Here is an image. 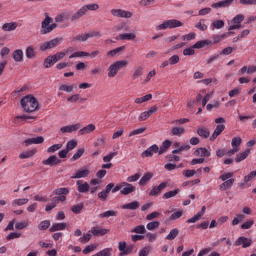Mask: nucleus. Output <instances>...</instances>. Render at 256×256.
Wrapping results in <instances>:
<instances>
[{
  "label": "nucleus",
  "instance_id": "58836bf2",
  "mask_svg": "<svg viewBox=\"0 0 256 256\" xmlns=\"http://www.w3.org/2000/svg\"><path fill=\"white\" fill-rule=\"evenodd\" d=\"M256 177V170L250 172L248 175L244 177V183H240L241 187H245V184L249 183L250 181H253Z\"/></svg>",
  "mask_w": 256,
  "mask_h": 256
},
{
  "label": "nucleus",
  "instance_id": "2eb2a0df",
  "mask_svg": "<svg viewBox=\"0 0 256 256\" xmlns=\"http://www.w3.org/2000/svg\"><path fill=\"white\" fill-rule=\"evenodd\" d=\"M251 243H252L251 239L245 236H241L235 241L236 247H239L240 245H242L243 249H247V247H251Z\"/></svg>",
  "mask_w": 256,
  "mask_h": 256
},
{
  "label": "nucleus",
  "instance_id": "ea45409f",
  "mask_svg": "<svg viewBox=\"0 0 256 256\" xmlns=\"http://www.w3.org/2000/svg\"><path fill=\"white\" fill-rule=\"evenodd\" d=\"M67 101L69 103H77V101H80V103H83V101H87V98H81L79 94H74L67 98Z\"/></svg>",
  "mask_w": 256,
  "mask_h": 256
},
{
  "label": "nucleus",
  "instance_id": "7c9ffc66",
  "mask_svg": "<svg viewBox=\"0 0 256 256\" xmlns=\"http://www.w3.org/2000/svg\"><path fill=\"white\" fill-rule=\"evenodd\" d=\"M25 55L28 59H35L37 57V50L34 46H28L25 50Z\"/></svg>",
  "mask_w": 256,
  "mask_h": 256
},
{
  "label": "nucleus",
  "instance_id": "2f4dec72",
  "mask_svg": "<svg viewBox=\"0 0 256 256\" xmlns=\"http://www.w3.org/2000/svg\"><path fill=\"white\" fill-rule=\"evenodd\" d=\"M76 185L78 186V192L79 193H88L89 192V183L87 182H84V183H81V180H78L76 182Z\"/></svg>",
  "mask_w": 256,
  "mask_h": 256
},
{
  "label": "nucleus",
  "instance_id": "6e6552de",
  "mask_svg": "<svg viewBox=\"0 0 256 256\" xmlns=\"http://www.w3.org/2000/svg\"><path fill=\"white\" fill-rule=\"evenodd\" d=\"M189 149H191V146H189V144L178 147L177 149L172 151V154L169 155L168 161H181V157H179V154L183 153V151H189Z\"/></svg>",
  "mask_w": 256,
  "mask_h": 256
},
{
  "label": "nucleus",
  "instance_id": "79ce46f5",
  "mask_svg": "<svg viewBox=\"0 0 256 256\" xmlns=\"http://www.w3.org/2000/svg\"><path fill=\"white\" fill-rule=\"evenodd\" d=\"M15 29H17V22H10L2 25L3 31H15Z\"/></svg>",
  "mask_w": 256,
  "mask_h": 256
},
{
  "label": "nucleus",
  "instance_id": "473e14b6",
  "mask_svg": "<svg viewBox=\"0 0 256 256\" xmlns=\"http://www.w3.org/2000/svg\"><path fill=\"white\" fill-rule=\"evenodd\" d=\"M140 205L141 204L139 203V201H133V202L122 205V209H128L130 211H135V210L139 209Z\"/></svg>",
  "mask_w": 256,
  "mask_h": 256
},
{
  "label": "nucleus",
  "instance_id": "ddd939ff",
  "mask_svg": "<svg viewBox=\"0 0 256 256\" xmlns=\"http://www.w3.org/2000/svg\"><path fill=\"white\" fill-rule=\"evenodd\" d=\"M113 187H115V184L114 183H109L105 187V190L98 193V198L101 199V201H107V197H109V193H111V189H113Z\"/></svg>",
  "mask_w": 256,
  "mask_h": 256
},
{
  "label": "nucleus",
  "instance_id": "20e7f679",
  "mask_svg": "<svg viewBox=\"0 0 256 256\" xmlns=\"http://www.w3.org/2000/svg\"><path fill=\"white\" fill-rule=\"evenodd\" d=\"M129 62L127 60H119L114 63H112L108 68V77L112 79L113 77L117 76V73L121 71V69L125 68L126 65H128Z\"/></svg>",
  "mask_w": 256,
  "mask_h": 256
},
{
  "label": "nucleus",
  "instance_id": "603ef678",
  "mask_svg": "<svg viewBox=\"0 0 256 256\" xmlns=\"http://www.w3.org/2000/svg\"><path fill=\"white\" fill-rule=\"evenodd\" d=\"M27 203H29V199L27 198L15 199L14 201H12L13 207L15 206L21 207L22 205H27Z\"/></svg>",
  "mask_w": 256,
  "mask_h": 256
},
{
  "label": "nucleus",
  "instance_id": "e433bc0d",
  "mask_svg": "<svg viewBox=\"0 0 256 256\" xmlns=\"http://www.w3.org/2000/svg\"><path fill=\"white\" fill-rule=\"evenodd\" d=\"M55 63H57L55 62V58H53V55H50L44 59L43 66L45 69H50V67H53Z\"/></svg>",
  "mask_w": 256,
  "mask_h": 256
},
{
  "label": "nucleus",
  "instance_id": "774afa93",
  "mask_svg": "<svg viewBox=\"0 0 256 256\" xmlns=\"http://www.w3.org/2000/svg\"><path fill=\"white\" fill-rule=\"evenodd\" d=\"M88 36H87V33L86 34H82V35H77L75 37L72 38V41H81V42H85L87 41Z\"/></svg>",
  "mask_w": 256,
  "mask_h": 256
},
{
  "label": "nucleus",
  "instance_id": "a19ab883",
  "mask_svg": "<svg viewBox=\"0 0 256 256\" xmlns=\"http://www.w3.org/2000/svg\"><path fill=\"white\" fill-rule=\"evenodd\" d=\"M171 140H165L163 143H162V146H160L159 148V155H163V153H166L167 152V149H169V147H171Z\"/></svg>",
  "mask_w": 256,
  "mask_h": 256
},
{
  "label": "nucleus",
  "instance_id": "a18cd8bd",
  "mask_svg": "<svg viewBox=\"0 0 256 256\" xmlns=\"http://www.w3.org/2000/svg\"><path fill=\"white\" fill-rule=\"evenodd\" d=\"M179 236V229L174 228L170 231V233L166 236L167 241H173V239H177Z\"/></svg>",
  "mask_w": 256,
  "mask_h": 256
},
{
  "label": "nucleus",
  "instance_id": "338daca9",
  "mask_svg": "<svg viewBox=\"0 0 256 256\" xmlns=\"http://www.w3.org/2000/svg\"><path fill=\"white\" fill-rule=\"evenodd\" d=\"M113 253V248H105L98 252V256H111Z\"/></svg>",
  "mask_w": 256,
  "mask_h": 256
},
{
  "label": "nucleus",
  "instance_id": "c03bdc74",
  "mask_svg": "<svg viewBox=\"0 0 256 256\" xmlns=\"http://www.w3.org/2000/svg\"><path fill=\"white\" fill-rule=\"evenodd\" d=\"M249 153H251V149H246L244 152L237 154L235 161H245L249 157Z\"/></svg>",
  "mask_w": 256,
  "mask_h": 256
},
{
  "label": "nucleus",
  "instance_id": "bb28decb",
  "mask_svg": "<svg viewBox=\"0 0 256 256\" xmlns=\"http://www.w3.org/2000/svg\"><path fill=\"white\" fill-rule=\"evenodd\" d=\"M67 229V223L62 222V223H54L49 231L50 233H55L56 231H65Z\"/></svg>",
  "mask_w": 256,
  "mask_h": 256
},
{
  "label": "nucleus",
  "instance_id": "680f3d73",
  "mask_svg": "<svg viewBox=\"0 0 256 256\" xmlns=\"http://www.w3.org/2000/svg\"><path fill=\"white\" fill-rule=\"evenodd\" d=\"M213 29H223L225 27V21L223 20H216L212 22Z\"/></svg>",
  "mask_w": 256,
  "mask_h": 256
},
{
  "label": "nucleus",
  "instance_id": "8fccbe9b",
  "mask_svg": "<svg viewBox=\"0 0 256 256\" xmlns=\"http://www.w3.org/2000/svg\"><path fill=\"white\" fill-rule=\"evenodd\" d=\"M37 153V150H29L19 155L20 159H31Z\"/></svg>",
  "mask_w": 256,
  "mask_h": 256
},
{
  "label": "nucleus",
  "instance_id": "393cba45",
  "mask_svg": "<svg viewBox=\"0 0 256 256\" xmlns=\"http://www.w3.org/2000/svg\"><path fill=\"white\" fill-rule=\"evenodd\" d=\"M213 45V41L211 40H201L196 42L193 46L192 49H203L204 47H211Z\"/></svg>",
  "mask_w": 256,
  "mask_h": 256
},
{
  "label": "nucleus",
  "instance_id": "c756f323",
  "mask_svg": "<svg viewBox=\"0 0 256 256\" xmlns=\"http://www.w3.org/2000/svg\"><path fill=\"white\" fill-rule=\"evenodd\" d=\"M151 179H153V173L148 172L144 174L143 177L139 180L138 185L140 187H145V185H147Z\"/></svg>",
  "mask_w": 256,
  "mask_h": 256
},
{
  "label": "nucleus",
  "instance_id": "72a5a7b5",
  "mask_svg": "<svg viewBox=\"0 0 256 256\" xmlns=\"http://www.w3.org/2000/svg\"><path fill=\"white\" fill-rule=\"evenodd\" d=\"M233 183H235V179L225 180L220 186V191H227V189H231L233 187Z\"/></svg>",
  "mask_w": 256,
  "mask_h": 256
},
{
  "label": "nucleus",
  "instance_id": "864d4df0",
  "mask_svg": "<svg viewBox=\"0 0 256 256\" xmlns=\"http://www.w3.org/2000/svg\"><path fill=\"white\" fill-rule=\"evenodd\" d=\"M180 192H181V190H179V189H175V190L166 192L163 195V199H171V197H176V195H179Z\"/></svg>",
  "mask_w": 256,
  "mask_h": 256
},
{
  "label": "nucleus",
  "instance_id": "0e129e2a",
  "mask_svg": "<svg viewBox=\"0 0 256 256\" xmlns=\"http://www.w3.org/2000/svg\"><path fill=\"white\" fill-rule=\"evenodd\" d=\"M75 147H77V140H70L66 144V149L68 152L73 151V149H75Z\"/></svg>",
  "mask_w": 256,
  "mask_h": 256
},
{
  "label": "nucleus",
  "instance_id": "a878e982",
  "mask_svg": "<svg viewBox=\"0 0 256 256\" xmlns=\"http://www.w3.org/2000/svg\"><path fill=\"white\" fill-rule=\"evenodd\" d=\"M89 169L87 168H82V169H79L75 175L72 176V179H83L85 177H89Z\"/></svg>",
  "mask_w": 256,
  "mask_h": 256
},
{
  "label": "nucleus",
  "instance_id": "7ed1b4c3",
  "mask_svg": "<svg viewBox=\"0 0 256 256\" xmlns=\"http://www.w3.org/2000/svg\"><path fill=\"white\" fill-rule=\"evenodd\" d=\"M54 29H57V25L53 23V18L45 13V19L41 23V35H47V33H51Z\"/></svg>",
  "mask_w": 256,
  "mask_h": 256
},
{
  "label": "nucleus",
  "instance_id": "aec40b11",
  "mask_svg": "<svg viewBox=\"0 0 256 256\" xmlns=\"http://www.w3.org/2000/svg\"><path fill=\"white\" fill-rule=\"evenodd\" d=\"M45 141V138L43 136H37L36 138H28L24 141L26 147H29V145H41Z\"/></svg>",
  "mask_w": 256,
  "mask_h": 256
},
{
  "label": "nucleus",
  "instance_id": "4c0bfd02",
  "mask_svg": "<svg viewBox=\"0 0 256 256\" xmlns=\"http://www.w3.org/2000/svg\"><path fill=\"white\" fill-rule=\"evenodd\" d=\"M118 212L115 210H108L99 214L100 219H109V217H117Z\"/></svg>",
  "mask_w": 256,
  "mask_h": 256
},
{
  "label": "nucleus",
  "instance_id": "4d7b16f0",
  "mask_svg": "<svg viewBox=\"0 0 256 256\" xmlns=\"http://www.w3.org/2000/svg\"><path fill=\"white\" fill-rule=\"evenodd\" d=\"M62 148H63V144L61 143L54 144L47 149V153H57V151H59V149H62Z\"/></svg>",
  "mask_w": 256,
  "mask_h": 256
},
{
  "label": "nucleus",
  "instance_id": "5fc2aeb1",
  "mask_svg": "<svg viewBox=\"0 0 256 256\" xmlns=\"http://www.w3.org/2000/svg\"><path fill=\"white\" fill-rule=\"evenodd\" d=\"M151 99H153V95L152 94H147L143 97L136 98L135 103H137V104L146 103V101H151Z\"/></svg>",
  "mask_w": 256,
  "mask_h": 256
},
{
  "label": "nucleus",
  "instance_id": "1a4fd4ad",
  "mask_svg": "<svg viewBox=\"0 0 256 256\" xmlns=\"http://www.w3.org/2000/svg\"><path fill=\"white\" fill-rule=\"evenodd\" d=\"M169 185V182H161L158 186L152 187V190L149 192L150 197H159L161 195V192L164 189H167V186Z\"/></svg>",
  "mask_w": 256,
  "mask_h": 256
},
{
  "label": "nucleus",
  "instance_id": "de8ad7c7",
  "mask_svg": "<svg viewBox=\"0 0 256 256\" xmlns=\"http://www.w3.org/2000/svg\"><path fill=\"white\" fill-rule=\"evenodd\" d=\"M245 221V215L244 214H236V217L231 222L232 226L239 225V223H243Z\"/></svg>",
  "mask_w": 256,
  "mask_h": 256
},
{
  "label": "nucleus",
  "instance_id": "4be33fe9",
  "mask_svg": "<svg viewBox=\"0 0 256 256\" xmlns=\"http://www.w3.org/2000/svg\"><path fill=\"white\" fill-rule=\"evenodd\" d=\"M205 211H207V207L202 206L201 211L192 218L188 219L186 223H197V221H200V219L205 215Z\"/></svg>",
  "mask_w": 256,
  "mask_h": 256
},
{
  "label": "nucleus",
  "instance_id": "5701e85b",
  "mask_svg": "<svg viewBox=\"0 0 256 256\" xmlns=\"http://www.w3.org/2000/svg\"><path fill=\"white\" fill-rule=\"evenodd\" d=\"M197 135L201 137V139H209L211 131H209V128L202 126L197 129Z\"/></svg>",
  "mask_w": 256,
  "mask_h": 256
},
{
  "label": "nucleus",
  "instance_id": "6e6d98bb",
  "mask_svg": "<svg viewBox=\"0 0 256 256\" xmlns=\"http://www.w3.org/2000/svg\"><path fill=\"white\" fill-rule=\"evenodd\" d=\"M143 75V67L138 66L135 70L134 73L132 74V79L135 81V79H139Z\"/></svg>",
  "mask_w": 256,
  "mask_h": 256
},
{
  "label": "nucleus",
  "instance_id": "09e8293b",
  "mask_svg": "<svg viewBox=\"0 0 256 256\" xmlns=\"http://www.w3.org/2000/svg\"><path fill=\"white\" fill-rule=\"evenodd\" d=\"M121 51H125V46H120L118 48H115L113 50L108 51L107 56L108 57H115V55H119V53H121Z\"/></svg>",
  "mask_w": 256,
  "mask_h": 256
},
{
  "label": "nucleus",
  "instance_id": "37998d69",
  "mask_svg": "<svg viewBox=\"0 0 256 256\" xmlns=\"http://www.w3.org/2000/svg\"><path fill=\"white\" fill-rule=\"evenodd\" d=\"M116 31H123V32H129L131 31V27L129 26V24L122 22L118 25L115 26Z\"/></svg>",
  "mask_w": 256,
  "mask_h": 256
},
{
  "label": "nucleus",
  "instance_id": "cd10ccee",
  "mask_svg": "<svg viewBox=\"0 0 256 256\" xmlns=\"http://www.w3.org/2000/svg\"><path fill=\"white\" fill-rule=\"evenodd\" d=\"M116 39L117 41H119V39L121 41H134V39H137V35H135V33H124L117 36Z\"/></svg>",
  "mask_w": 256,
  "mask_h": 256
},
{
  "label": "nucleus",
  "instance_id": "052dcab7",
  "mask_svg": "<svg viewBox=\"0 0 256 256\" xmlns=\"http://www.w3.org/2000/svg\"><path fill=\"white\" fill-rule=\"evenodd\" d=\"M159 221H153V222H149L146 225V228L148 229V231H155V229L159 228Z\"/></svg>",
  "mask_w": 256,
  "mask_h": 256
},
{
  "label": "nucleus",
  "instance_id": "412c9836",
  "mask_svg": "<svg viewBox=\"0 0 256 256\" xmlns=\"http://www.w3.org/2000/svg\"><path fill=\"white\" fill-rule=\"evenodd\" d=\"M233 153H231V149H227V148H219L216 151V157H218V159H221L223 157H233Z\"/></svg>",
  "mask_w": 256,
  "mask_h": 256
},
{
  "label": "nucleus",
  "instance_id": "69168bd1",
  "mask_svg": "<svg viewBox=\"0 0 256 256\" xmlns=\"http://www.w3.org/2000/svg\"><path fill=\"white\" fill-rule=\"evenodd\" d=\"M72 213H75V215H79L81 211H83V204L74 205L71 207Z\"/></svg>",
  "mask_w": 256,
  "mask_h": 256
},
{
  "label": "nucleus",
  "instance_id": "f3484780",
  "mask_svg": "<svg viewBox=\"0 0 256 256\" xmlns=\"http://www.w3.org/2000/svg\"><path fill=\"white\" fill-rule=\"evenodd\" d=\"M123 188L120 191L121 195H131V193H135V186L133 184L122 182Z\"/></svg>",
  "mask_w": 256,
  "mask_h": 256
},
{
  "label": "nucleus",
  "instance_id": "b1692460",
  "mask_svg": "<svg viewBox=\"0 0 256 256\" xmlns=\"http://www.w3.org/2000/svg\"><path fill=\"white\" fill-rule=\"evenodd\" d=\"M233 1L235 0H222L216 3H213L211 7L213 9H221V7H230V5H233Z\"/></svg>",
  "mask_w": 256,
  "mask_h": 256
},
{
  "label": "nucleus",
  "instance_id": "13d9d810",
  "mask_svg": "<svg viewBox=\"0 0 256 256\" xmlns=\"http://www.w3.org/2000/svg\"><path fill=\"white\" fill-rule=\"evenodd\" d=\"M54 195H69V188H57L54 190Z\"/></svg>",
  "mask_w": 256,
  "mask_h": 256
},
{
  "label": "nucleus",
  "instance_id": "423d86ee",
  "mask_svg": "<svg viewBox=\"0 0 256 256\" xmlns=\"http://www.w3.org/2000/svg\"><path fill=\"white\" fill-rule=\"evenodd\" d=\"M194 155L195 157H200V158L198 159L194 158L192 161H205V158L211 157V149L210 147H208V149L203 147L197 148L194 151Z\"/></svg>",
  "mask_w": 256,
  "mask_h": 256
},
{
  "label": "nucleus",
  "instance_id": "49530a36",
  "mask_svg": "<svg viewBox=\"0 0 256 256\" xmlns=\"http://www.w3.org/2000/svg\"><path fill=\"white\" fill-rule=\"evenodd\" d=\"M51 227V221L50 220H43L39 223L38 229L39 231H47Z\"/></svg>",
  "mask_w": 256,
  "mask_h": 256
},
{
  "label": "nucleus",
  "instance_id": "4468645a",
  "mask_svg": "<svg viewBox=\"0 0 256 256\" xmlns=\"http://www.w3.org/2000/svg\"><path fill=\"white\" fill-rule=\"evenodd\" d=\"M242 139L241 137H234L231 140V146L232 149H230V153H233L235 155V153H239V147H241V143H242Z\"/></svg>",
  "mask_w": 256,
  "mask_h": 256
},
{
  "label": "nucleus",
  "instance_id": "9b49d317",
  "mask_svg": "<svg viewBox=\"0 0 256 256\" xmlns=\"http://www.w3.org/2000/svg\"><path fill=\"white\" fill-rule=\"evenodd\" d=\"M99 50H95L93 52L88 53V52H83V51H78V52H74L73 54H71L69 56V59H75V57H97V55H99Z\"/></svg>",
  "mask_w": 256,
  "mask_h": 256
},
{
  "label": "nucleus",
  "instance_id": "f704fd0d",
  "mask_svg": "<svg viewBox=\"0 0 256 256\" xmlns=\"http://www.w3.org/2000/svg\"><path fill=\"white\" fill-rule=\"evenodd\" d=\"M95 131L94 124H88L86 127L79 130L78 135H87L89 133H93Z\"/></svg>",
  "mask_w": 256,
  "mask_h": 256
},
{
  "label": "nucleus",
  "instance_id": "f8f14e48",
  "mask_svg": "<svg viewBox=\"0 0 256 256\" xmlns=\"http://www.w3.org/2000/svg\"><path fill=\"white\" fill-rule=\"evenodd\" d=\"M158 107L157 106H152L148 111L142 112L139 115V121H147V119H149V117H151V115H153L154 113H157L158 111Z\"/></svg>",
  "mask_w": 256,
  "mask_h": 256
},
{
  "label": "nucleus",
  "instance_id": "f257e3e1",
  "mask_svg": "<svg viewBox=\"0 0 256 256\" xmlns=\"http://www.w3.org/2000/svg\"><path fill=\"white\" fill-rule=\"evenodd\" d=\"M21 107L26 113H33L39 107V101L33 95H26L21 100Z\"/></svg>",
  "mask_w": 256,
  "mask_h": 256
},
{
  "label": "nucleus",
  "instance_id": "6ab92c4d",
  "mask_svg": "<svg viewBox=\"0 0 256 256\" xmlns=\"http://www.w3.org/2000/svg\"><path fill=\"white\" fill-rule=\"evenodd\" d=\"M90 233L94 235V237H103V235H107L109 233V229L99 228V226L92 227Z\"/></svg>",
  "mask_w": 256,
  "mask_h": 256
},
{
  "label": "nucleus",
  "instance_id": "3c124183",
  "mask_svg": "<svg viewBox=\"0 0 256 256\" xmlns=\"http://www.w3.org/2000/svg\"><path fill=\"white\" fill-rule=\"evenodd\" d=\"M183 133H185V128L183 127H173L171 129V134L177 137H181V135H183Z\"/></svg>",
  "mask_w": 256,
  "mask_h": 256
},
{
  "label": "nucleus",
  "instance_id": "c85d7f7f",
  "mask_svg": "<svg viewBox=\"0 0 256 256\" xmlns=\"http://www.w3.org/2000/svg\"><path fill=\"white\" fill-rule=\"evenodd\" d=\"M223 131H225V125H223V124L217 125L216 128H215V130H214V132H213V134H212L211 137H210V141H215V139H217V137H218L219 135H221V133H222Z\"/></svg>",
  "mask_w": 256,
  "mask_h": 256
},
{
  "label": "nucleus",
  "instance_id": "c9c22d12",
  "mask_svg": "<svg viewBox=\"0 0 256 256\" xmlns=\"http://www.w3.org/2000/svg\"><path fill=\"white\" fill-rule=\"evenodd\" d=\"M12 59H14L16 63H21V61H23V50L21 49L15 50L12 53Z\"/></svg>",
  "mask_w": 256,
  "mask_h": 256
},
{
  "label": "nucleus",
  "instance_id": "a211bd4d",
  "mask_svg": "<svg viewBox=\"0 0 256 256\" xmlns=\"http://www.w3.org/2000/svg\"><path fill=\"white\" fill-rule=\"evenodd\" d=\"M155 153H158L159 155V146L157 144H153L148 149H146L144 152H142V157H153Z\"/></svg>",
  "mask_w": 256,
  "mask_h": 256
},
{
  "label": "nucleus",
  "instance_id": "e2e57ef3",
  "mask_svg": "<svg viewBox=\"0 0 256 256\" xmlns=\"http://www.w3.org/2000/svg\"><path fill=\"white\" fill-rule=\"evenodd\" d=\"M151 249V246H145L139 251L138 256H149Z\"/></svg>",
  "mask_w": 256,
  "mask_h": 256
},
{
  "label": "nucleus",
  "instance_id": "dca6fc26",
  "mask_svg": "<svg viewBox=\"0 0 256 256\" xmlns=\"http://www.w3.org/2000/svg\"><path fill=\"white\" fill-rule=\"evenodd\" d=\"M79 129H81V124L77 123V124L63 126L60 128V131L61 133H73L75 131H79Z\"/></svg>",
  "mask_w": 256,
  "mask_h": 256
},
{
  "label": "nucleus",
  "instance_id": "39448f33",
  "mask_svg": "<svg viewBox=\"0 0 256 256\" xmlns=\"http://www.w3.org/2000/svg\"><path fill=\"white\" fill-rule=\"evenodd\" d=\"M177 27H183V22L177 19H171L159 24L156 29L157 31H165V29H177Z\"/></svg>",
  "mask_w": 256,
  "mask_h": 256
},
{
  "label": "nucleus",
  "instance_id": "0eeeda50",
  "mask_svg": "<svg viewBox=\"0 0 256 256\" xmlns=\"http://www.w3.org/2000/svg\"><path fill=\"white\" fill-rule=\"evenodd\" d=\"M61 41H63V37H56L50 41L42 43L39 47V50L48 51V49H55V47H57Z\"/></svg>",
  "mask_w": 256,
  "mask_h": 256
},
{
  "label": "nucleus",
  "instance_id": "bf43d9fd",
  "mask_svg": "<svg viewBox=\"0 0 256 256\" xmlns=\"http://www.w3.org/2000/svg\"><path fill=\"white\" fill-rule=\"evenodd\" d=\"M146 231L147 230L145 229V225H138L132 230V233L143 235L146 233Z\"/></svg>",
  "mask_w": 256,
  "mask_h": 256
},
{
  "label": "nucleus",
  "instance_id": "9d476101",
  "mask_svg": "<svg viewBox=\"0 0 256 256\" xmlns=\"http://www.w3.org/2000/svg\"><path fill=\"white\" fill-rule=\"evenodd\" d=\"M111 15L114 17H121L122 19H131L133 17V13L122 9H112Z\"/></svg>",
  "mask_w": 256,
  "mask_h": 256
},
{
  "label": "nucleus",
  "instance_id": "f03ea898",
  "mask_svg": "<svg viewBox=\"0 0 256 256\" xmlns=\"http://www.w3.org/2000/svg\"><path fill=\"white\" fill-rule=\"evenodd\" d=\"M97 9H99V4L84 5L70 17V21H78V19H81V17L87 14V11H97Z\"/></svg>",
  "mask_w": 256,
  "mask_h": 256
}]
</instances>
